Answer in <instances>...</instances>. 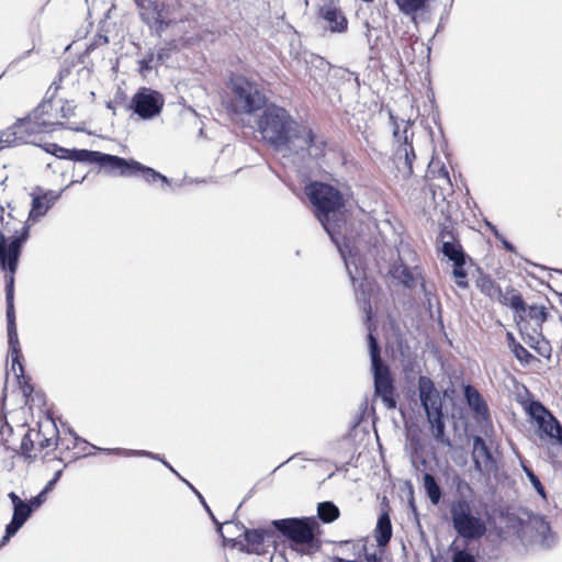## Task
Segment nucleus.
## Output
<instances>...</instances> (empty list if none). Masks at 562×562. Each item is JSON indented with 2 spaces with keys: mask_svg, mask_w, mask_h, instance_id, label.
Wrapping results in <instances>:
<instances>
[{
  "mask_svg": "<svg viewBox=\"0 0 562 562\" xmlns=\"http://www.w3.org/2000/svg\"><path fill=\"white\" fill-rule=\"evenodd\" d=\"M306 195L315 207V216L344 259L350 280L356 286L357 276L351 271V258L359 249V241L347 223L344 195L334 186L323 182L310 183Z\"/></svg>",
  "mask_w": 562,
  "mask_h": 562,
  "instance_id": "obj_1",
  "label": "nucleus"
},
{
  "mask_svg": "<svg viewBox=\"0 0 562 562\" xmlns=\"http://www.w3.org/2000/svg\"><path fill=\"white\" fill-rule=\"evenodd\" d=\"M67 117L64 105L52 100L43 101L34 109L32 114L18 120L13 125L4 130L0 140L7 144L29 143L34 134L46 133L63 125L61 119Z\"/></svg>",
  "mask_w": 562,
  "mask_h": 562,
  "instance_id": "obj_2",
  "label": "nucleus"
},
{
  "mask_svg": "<svg viewBox=\"0 0 562 562\" xmlns=\"http://www.w3.org/2000/svg\"><path fill=\"white\" fill-rule=\"evenodd\" d=\"M257 125L262 139L276 151L290 154L303 124L284 108L270 104L263 109Z\"/></svg>",
  "mask_w": 562,
  "mask_h": 562,
  "instance_id": "obj_3",
  "label": "nucleus"
},
{
  "mask_svg": "<svg viewBox=\"0 0 562 562\" xmlns=\"http://www.w3.org/2000/svg\"><path fill=\"white\" fill-rule=\"evenodd\" d=\"M367 339L371 360V371L374 382V394L382 400L384 406L387 409H393L396 407V395L393 376L391 374L390 368L383 362L381 358L380 345L371 331L368 333Z\"/></svg>",
  "mask_w": 562,
  "mask_h": 562,
  "instance_id": "obj_4",
  "label": "nucleus"
},
{
  "mask_svg": "<svg viewBox=\"0 0 562 562\" xmlns=\"http://www.w3.org/2000/svg\"><path fill=\"white\" fill-rule=\"evenodd\" d=\"M450 516L456 532L463 539L477 540L486 532L481 510L465 499L450 504Z\"/></svg>",
  "mask_w": 562,
  "mask_h": 562,
  "instance_id": "obj_5",
  "label": "nucleus"
},
{
  "mask_svg": "<svg viewBox=\"0 0 562 562\" xmlns=\"http://www.w3.org/2000/svg\"><path fill=\"white\" fill-rule=\"evenodd\" d=\"M30 236V226L23 225L18 236L9 241L0 231V268L9 272L5 276V299H14V273L16 272L21 249Z\"/></svg>",
  "mask_w": 562,
  "mask_h": 562,
  "instance_id": "obj_6",
  "label": "nucleus"
},
{
  "mask_svg": "<svg viewBox=\"0 0 562 562\" xmlns=\"http://www.w3.org/2000/svg\"><path fill=\"white\" fill-rule=\"evenodd\" d=\"M233 93V111L236 114H252L266 108V97L258 86L244 77L233 78L231 81Z\"/></svg>",
  "mask_w": 562,
  "mask_h": 562,
  "instance_id": "obj_7",
  "label": "nucleus"
},
{
  "mask_svg": "<svg viewBox=\"0 0 562 562\" xmlns=\"http://www.w3.org/2000/svg\"><path fill=\"white\" fill-rule=\"evenodd\" d=\"M106 159L104 170L109 173L117 171L119 176L122 177H136L140 175L147 183H156L160 181L162 184H170V180L166 176L134 159H125L110 154Z\"/></svg>",
  "mask_w": 562,
  "mask_h": 562,
  "instance_id": "obj_8",
  "label": "nucleus"
},
{
  "mask_svg": "<svg viewBox=\"0 0 562 562\" xmlns=\"http://www.w3.org/2000/svg\"><path fill=\"white\" fill-rule=\"evenodd\" d=\"M390 121L393 126V136L400 143L395 151V164L400 172L404 178L413 175V161L416 156L412 143L408 142V127L412 125L411 121L397 119L390 112Z\"/></svg>",
  "mask_w": 562,
  "mask_h": 562,
  "instance_id": "obj_9",
  "label": "nucleus"
},
{
  "mask_svg": "<svg viewBox=\"0 0 562 562\" xmlns=\"http://www.w3.org/2000/svg\"><path fill=\"white\" fill-rule=\"evenodd\" d=\"M526 411L537 423L540 438H549L562 445V426L544 405L538 401H531Z\"/></svg>",
  "mask_w": 562,
  "mask_h": 562,
  "instance_id": "obj_10",
  "label": "nucleus"
},
{
  "mask_svg": "<svg viewBox=\"0 0 562 562\" xmlns=\"http://www.w3.org/2000/svg\"><path fill=\"white\" fill-rule=\"evenodd\" d=\"M165 104L162 94L151 88L142 87L132 97L128 108L142 120L159 115Z\"/></svg>",
  "mask_w": 562,
  "mask_h": 562,
  "instance_id": "obj_11",
  "label": "nucleus"
},
{
  "mask_svg": "<svg viewBox=\"0 0 562 562\" xmlns=\"http://www.w3.org/2000/svg\"><path fill=\"white\" fill-rule=\"evenodd\" d=\"M142 21L149 27L150 33L161 36L171 25L166 5L157 0H136Z\"/></svg>",
  "mask_w": 562,
  "mask_h": 562,
  "instance_id": "obj_12",
  "label": "nucleus"
},
{
  "mask_svg": "<svg viewBox=\"0 0 562 562\" xmlns=\"http://www.w3.org/2000/svg\"><path fill=\"white\" fill-rule=\"evenodd\" d=\"M47 494H37L29 502L22 499L18 494H9L13 505V516L11 521L7 525L5 535L2 538V543L9 540L18 530L24 525L33 512H35L45 501Z\"/></svg>",
  "mask_w": 562,
  "mask_h": 562,
  "instance_id": "obj_13",
  "label": "nucleus"
},
{
  "mask_svg": "<svg viewBox=\"0 0 562 562\" xmlns=\"http://www.w3.org/2000/svg\"><path fill=\"white\" fill-rule=\"evenodd\" d=\"M274 528L286 539L297 544L314 540L316 522L308 518H285L273 521Z\"/></svg>",
  "mask_w": 562,
  "mask_h": 562,
  "instance_id": "obj_14",
  "label": "nucleus"
},
{
  "mask_svg": "<svg viewBox=\"0 0 562 562\" xmlns=\"http://www.w3.org/2000/svg\"><path fill=\"white\" fill-rule=\"evenodd\" d=\"M297 139L292 147L290 155H296L301 158L306 156L311 159L317 160L325 156L327 139L324 135L317 134L310 126L302 125Z\"/></svg>",
  "mask_w": 562,
  "mask_h": 562,
  "instance_id": "obj_15",
  "label": "nucleus"
},
{
  "mask_svg": "<svg viewBox=\"0 0 562 562\" xmlns=\"http://www.w3.org/2000/svg\"><path fill=\"white\" fill-rule=\"evenodd\" d=\"M225 541H232L233 547L238 548L240 551L255 554H263L271 539L274 538V532L268 529H245L243 533L235 539H227L223 536Z\"/></svg>",
  "mask_w": 562,
  "mask_h": 562,
  "instance_id": "obj_16",
  "label": "nucleus"
},
{
  "mask_svg": "<svg viewBox=\"0 0 562 562\" xmlns=\"http://www.w3.org/2000/svg\"><path fill=\"white\" fill-rule=\"evenodd\" d=\"M7 302V330L9 353L11 356V370L18 379H24V367L21 363L22 350L19 342L18 330L15 325V312L13 299H5Z\"/></svg>",
  "mask_w": 562,
  "mask_h": 562,
  "instance_id": "obj_17",
  "label": "nucleus"
},
{
  "mask_svg": "<svg viewBox=\"0 0 562 562\" xmlns=\"http://www.w3.org/2000/svg\"><path fill=\"white\" fill-rule=\"evenodd\" d=\"M46 151L60 159L93 164L103 169L106 166V158L109 156V154L89 149H68L57 144H48L46 146Z\"/></svg>",
  "mask_w": 562,
  "mask_h": 562,
  "instance_id": "obj_18",
  "label": "nucleus"
},
{
  "mask_svg": "<svg viewBox=\"0 0 562 562\" xmlns=\"http://www.w3.org/2000/svg\"><path fill=\"white\" fill-rule=\"evenodd\" d=\"M418 396L426 417L442 413V400L434 381L427 375L418 378Z\"/></svg>",
  "mask_w": 562,
  "mask_h": 562,
  "instance_id": "obj_19",
  "label": "nucleus"
},
{
  "mask_svg": "<svg viewBox=\"0 0 562 562\" xmlns=\"http://www.w3.org/2000/svg\"><path fill=\"white\" fill-rule=\"evenodd\" d=\"M418 396L426 417L442 413V400L434 381L427 375L418 378Z\"/></svg>",
  "mask_w": 562,
  "mask_h": 562,
  "instance_id": "obj_20",
  "label": "nucleus"
},
{
  "mask_svg": "<svg viewBox=\"0 0 562 562\" xmlns=\"http://www.w3.org/2000/svg\"><path fill=\"white\" fill-rule=\"evenodd\" d=\"M472 458L475 470L481 474H490L495 469V460L485 440L480 436L473 438Z\"/></svg>",
  "mask_w": 562,
  "mask_h": 562,
  "instance_id": "obj_21",
  "label": "nucleus"
},
{
  "mask_svg": "<svg viewBox=\"0 0 562 562\" xmlns=\"http://www.w3.org/2000/svg\"><path fill=\"white\" fill-rule=\"evenodd\" d=\"M319 16L327 23L331 32H345L348 21L342 11L334 3L328 2L319 8Z\"/></svg>",
  "mask_w": 562,
  "mask_h": 562,
  "instance_id": "obj_22",
  "label": "nucleus"
},
{
  "mask_svg": "<svg viewBox=\"0 0 562 562\" xmlns=\"http://www.w3.org/2000/svg\"><path fill=\"white\" fill-rule=\"evenodd\" d=\"M34 435L36 438V450L38 451L57 446L59 442L57 426L50 417L40 424V429Z\"/></svg>",
  "mask_w": 562,
  "mask_h": 562,
  "instance_id": "obj_23",
  "label": "nucleus"
},
{
  "mask_svg": "<svg viewBox=\"0 0 562 562\" xmlns=\"http://www.w3.org/2000/svg\"><path fill=\"white\" fill-rule=\"evenodd\" d=\"M463 395L477 422H486L490 419L487 404L474 386L465 385L463 389Z\"/></svg>",
  "mask_w": 562,
  "mask_h": 562,
  "instance_id": "obj_24",
  "label": "nucleus"
},
{
  "mask_svg": "<svg viewBox=\"0 0 562 562\" xmlns=\"http://www.w3.org/2000/svg\"><path fill=\"white\" fill-rule=\"evenodd\" d=\"M389 273L394 280H397L407 289H413L416 285L417 278L415 273L405 266L402 261H395L389 270Z\"/></svg>",
  "mask_w": 562,
  "mask_h": 562,
  "instance_id": "obj_25",
  "label": "nucleus"
},
{
  "mask_svg": "<svg viewBox=\"0 0 562 562\" xmlns=\"http://www.w3.org/2000/svg\"><path fill=\"white\" fill-rule=\"evenodd\" d=\"M476 285L490 299L507 303V295L503 293L501 286L490 276H481L476 281Z\"/></svg>",
  "mask_w": 562,
  "mask_h": 562,
  "instance_id": "obj_26",
  "label": "nucleus"
},
{
  "mask_svg": "<svg viewBox=\"0 0 562 562\" xmlns=\"http://www.w3.org/2000/svg\"><path fill=\"white\" fill-rule=\"evenodd\" d=\"M374 538L378 547L383 548L387 546L392 538V524L389 514L381 513L374 529Z\"/></svg>",
  "mask_w": 562,
  "mask_h": 562,
  "instance_id": "obj_27",
  "label": "nucleus"
},
{
  "mask_svg": "<svg viewBox=\"0 0 562 562\" xmlns=\"http://www.w3.org/2000/svg\"><path fill=\"white\" fill-rule=\"evenodd\" d=\"M431 434L439 443L450 446V439L446 436V423L443 412L427 416Z\"/></svg>",
  "mask_w": 562,
  "mask_h": 562,
  "instance_id": "obj_28",
  "label": "nucleus"
},
{
  "mask_svg": "<svg viewBox=\"0 0 562 562\" xmlns=\"http://www.w3.org/2000/svg\"><path fill=\"white\" fill-rule=\"evenodd\" d=\"M429 173L432 175L429 177V189L453 192L452 183L445 166H441L436 175L434 170H430Z\"/></svg>",
  "mask_w": 562,
  "mask_h": 562,
  "instance_id": "obj_29",
  "label": "nucleus"
},
{
  "mask_svg": "<svg viewBox=\"0 0 562 562\" xmlns=\"http://www.w3.org/2000/svg\"><path fill=\"white\" fill-rule=\"evenodd\" d=\"M441 252L446 258L452 261V263L467 261L469 258L457 240H445L441 245Z\"/></svg>",
  "mask_w": 562,
  "mask_h": 562,
  "instance_id": "obj_30",
  "label": "nucleus"
},
{
  "mask_svg": "<svg viewBox=\"0 0 562 562\" xmlns=\"http://www.w3.org/2000/svg\"><path fill=\"white\" fill-rule=\"evenodd\" d=\"M429 191H430L431 196H432L435 209L438 210L441 215L448 216L450 204L447 201V199L453 192H446V191L435 190V189H429Z\"/></svg>",
  "mask_w": 562,
  "mask_h": 562,
  "instance_id": "obj_31",
  "label": "nucleus"
},
{
  "mask_svg": "<svg viewBox=\"0 0 562 562\" xmlns=\"http://www.w3.org/2000/svg\"><path fill=\"white\" fill-rule=\"evenodd\" d=\"M317 513L319 519L324 522H333L339 517V509L331 502L319 503Z\"/></svg>",
  "mask_w": 562,
  "mask_h": 562,
  "instance_id": "obj_32",
  "label": "nucleus"
},
{
  "mask_svg": "<svg viewBox=\"0 0 562 562\" xmlns=\"http://www.w3.org/2000/svg\"><path fill=\"white\" fill-rule=\"evenodd\" d=\"M526 313L530 321L533 323L531 326L542 327V324L548 319V310L542 305L526 306Z\"/></svg>",
  "mask_w": 562,
  "mask_h": 562,
  "instance_id": "obj_33",
  "label": "nucleus"
},
{
  "mask_svg": "<svg viewBox=\"0 0 562 562\" xmlns=\"http://www.w3.org/2000/svg\"><path fill=\"white\" fill-rule=\"evenodd\" d=\"M34 432L36 430L29 429L21 440L20 452L26 458H35L36 454H32V451L36 450V438Z\"/></svg>",
  "mask_w": 562,
  "mask_h": 562,
  "instance_id": "obj_34",
  "label": "nucleus"
},
{
  "mask_svg": "<svg viewBox=\"0 0 562 562\" xmlns=\"http://www.w3.org/2000/svg\"><path fill=\"white\" fill-rule=\"evenodd\" d=\"M465 265L467 261L457 262L453 263L452 269V276L456 279V284L461 289H467L469 286V282L467 280L468 272L464 268Z\"/></svg>",
  "mask_w": 562,
  "mask_h": 562,
  "instance_id": "obj_35",
  "label": "nucleus"
},
{
  "mask_svg": "<svg viewBox=\"0 0 562 562\" xmlns=\"http://www.w3.org/2000/svg\"><path fill=\"white\" fill-rule=\"evenodd\" d=\"M509 348L515 358L522 364H529L535 359L520 342L509 344Z\"/></svg>",
  "mask_w": 562,
  "mask_h": 562,
  "instance_id": "obj_36",
  "label": "nucleus"
},
{
  "mask_svg": "<svg viewBox=\"0 0 562 562\" xmlns=\"http://www.w3.org/2000/svg\"><path fill=\"white\" fill-rule=\"evenodd\" d=\"M400 10L405 14H412L423 9L427 0H394Z\"/></svg>",
  "mask_w": 562,
  "mask_h": 562,
  "instance_id": "obj_37",
  "label": "nucleus"
},
{
  "mask_svg": "<svg viewBox=\"0 0 562 562\" xmlns=\"http://www.w3.org/2000/svg\"><path fill=\"white\" fill-rule=\"evenodd\" d=\"M137 64H138V72L143 77H146L147 74L149 71H151V69L154 67H158V65H156L155 54L151 50H149L142 59H139L137 61Z\"/></svg>",
  "mask_w": 562,
  "mask_h": 562,
  "instance_id": "obj_38",
  "label": "nucleus"
},
{
  "mask_svg": "<svg viewBox=\"0 0 562 562\" xmlns=\"http://www.w3.org/2000/svg\"><path fill=\"white\" fill-rule=\"evenodd\" d=\"M522 340L530 347L538 345V342L543 338L542 327L531 326L530 331H521Z\"/></svg>",
  "mask_w": 562,
  "mask_h": 562,
  "instance_id": "obj_39",
  "label": "nucleus"
},
{
  "mask_svg": "<svg viewBox=\"0 0 562 562\" xmlns=\"http://www.w3.org/2000/svg\"><path fill=\"white\" fill-rule=\"evenodd\" d=\"M48 211L45 201L41 195L33 196L32 200V209L30 212V217L37 218L45 215Z\"/></svg>",
  "mask_w": 562,
  "mask_h": 562,
  "instance_id": "obj_40",
  "label": "nucleus"
},
{
  "mask_svg": "<svg viewBox=\"0 0 562 562\" xmlns=\"http://www.w3.org/2000/svg\"><path fill=\"white\" fill-rule=\"evenodd\" d=\"M503 304L510 306L516 313H526L527 305L520 294H513L509 297L507 296V303Z\"/></svg>",
  "mask_w": 562,
  "mask_h": 562,
  "instance_id": "obj_41",
  "label": "nucleus"
},
{
  "mask_svg": "<svg viewBox=\"0 0 562 562\" xmlns=\"http://www.w3.org/2000/svg\"><path fill=\"white\" fill-rule=\"evenodd\" d=\"M423 485L425 492H441L435 476L428 472L423 474Z\"/></svg>",
  "mask_w": 562,
  "mask_h": 562,
  "instance_id": "obj_42",
  "label": "nucleus"
},
{
  "mask_svg": "<svg viewBox=\"0 0 562 562\" xmlns=\"http://www.w3.org/2000/svg\"><path fill=\"white\" fill-rule=\"evenodd\" d=\"M537 353H539L542 357H550L551 353V347L548 340L546 338H541V340L538 342V345L533 346L532 348Z\"/></svg>",
  "mask_w": 562,
  "mask_h": 562,
  "instance_id": "obj_43",
  "label": "nucleus"
},
{
  "mask_svg": "<svg viewBox=\"0 0 562 562\" xmlns=\"http://www.w3.org/2000/svg\"><path fill=\"white\" fill-rule=\"evenodd\" d=\"M524 470H525V472H526L530 483L532 484L533 488L536 490V492H546L541 481L533 473V471L531 469L527 468V467H524Z\"/></svg>",
  "mask_w": 562,
  "mask_h": 562,
  "instance_id": "obj_44",
  "label": "nucleus"
},
{
  "mask_svg": "<svg viewBox=\"0 0 562 562\" xmlns=\"http://www.w3.org/2000/svg\"><path fill=\"white\" fill-rule=\"evenodd\" d=\"M452 562H476V560L467 550H459L453 553Z\"/></svg>",
  "mask_w": 562,
  "mask_h": 562,
  "instance_id": "obj_45",
  "label": "nucleus"
},
{
  "mask_svg": "<svg viewBox=\"0 0 562 562\" xmlns=\"http://www.w3.org/2000/svg\"><path fill=\"white\" fill-rule=\"evenodd\" d=\"M61 191L56 192L53 190H48L44 192L41 196L45 201V204L47 205L48 210L55 204V202L60 198Z\"/></svg>",
  "mask_w": 562,
  "mask_h": 562,
  "instance_id": "obj_46",
  "label": "nucleus"
},
{
  "mask_svg": "<svg viewBox=\"0 0 562 562\" xmlns=\"http://www.w3.org/2000/svg\"><path fill=\"white\" fill-rule=\"evenodd\" d=\"M420 449V441L417 437L409 438V445L407 450L409 451L412 462H415V457L418 454V450Z\"/></svg>",
  "mask_w": 562,
  "mask_h": 562,
  "instance_id": "obj_47",
  "label": "nucleus"
},
{
  "mask_svg": "<svg viewBox=\"0 0 562 562\" xmlns=\"http://www.w3.org/2000/svg\"><path fill=\"white\" fill-rule=\"evenodd\" d=\"M170 48L168 47H161L157 54L155 55L156 58V65H162L165 61H167L170 58Z\"/></svg>",
  "mask_w": 562,
  "mask_h": 562,
  "instance_id": "obj_48",
  "label": "nucleus"
},
{
  "mask_svg": "<svg viewBox=\"0 0 562 562\" xmlns=\"http://www.w3.org/2000/svg\"><path fill=\"white\" fill-rule=\"evenodd\" d=\"M439 237L442 240V243L445 240H456V238H454V236L452 234V231L448 226H443L441 228Z\"/></svg>",
  "mask_w": 562,
  "mask_h": 562,
  "instance_id": "obj_49",
  "label": "nucleus"
},
{
  "mask_svg": "<svg viewBox=\"0 0 562 562\" xmlns=\"http://www.w3.org/2000/svg\"><path fill=\"white\" fill-rule=\"evenodd\" d=\"M60 476V471L55 473V476L45 485V487L41 492H50L54 488L56 481Z\"/></svg>",
  "mask_w": 562,
  "mask_h": 562,
  "instance_id": "obj_50",
  "label": "nucleus"
},
{
  "mask_svg": "<svg viewBox=\"0 0 562 562\" xmlns=\"http://www.w3.org/2000/svg\"><path fill=\"white\" fill-rule=\"evenodd\" d=\"M33 391H34L33 385L27 382H24V384L22 385V392L26 398V403L29 402V398H30L31 394L33 393Z\"/></svg>",
  "mask_w": 562,
  "mask_h": 562,
  "instance_id": "obj_51",
  "label": "nucleus"
},
{
  "mask_svg": "<svg viewBox=\"0 0 562 562\" xmlns=\"http://www.w3.org/2000/svg\"><path fill=\"white\" fill-rule=\"evenodd\" d=\"M385 512L390 515L391 507H390L386 496L384 495L381 501V513H385Z\"/></svg>",
  "mask_w": 562,
  "mask_h": 562,
  "instance_id": "obj_52",
  "label": "nucleus"
},
{
  "mask_svg": "<svg viewBox=\"0 0 562 562\" xmlns=\"http://www.w3.org/2000/svg\"><path fill=\"white\" fill-rule=\"evenodd\" d=\"M501 243L504 246V248L506 250H508L509 252H515L516 251L515 246L510 241H508L505 237H502V241Z\"/></svg>",
  "mask_w": 562,
  "mask_h": 562,
  "instance_id": "obj_53",
  "label": "nucleus"
},
{
  "mask_svg": "<svg viewBox=\"0 0 562 562\" xmlns=\"http://www.w3.org/2000/svg\"><path fill=\"white\" fill-rule=\"evenodd\" d=\"M367 562H382V559L379 558L375 553H369L366 555Z\"/></svg>",
  "mask_w": 562,
  "mask_h": 562,
  "instance_id": "obj_54",
  "label": "nucleus"
},
{
  "mask_svg": "<svg viewBox=\"0 0 562 562\" xmlns=\"http://www.w3.org/2000/svg\"><path fill=\"white\" fill-rule=\"evenodd\" d=\"M432 504H438L443 494H428Z\"/></svg>",
  "mask_w": 562,
  "mask_h": 562,
  "instance_id": "obj_55",
  "label": "nucleus"
},
{
  "mask_svg": "<svg viewBox=\"0 0 562 562\" xmlns=\"http://www.w3.org/2000/svg\"><path fill=\"white\" fill-rule=\"evenodd\" d=\"M330 562H358L356 560H346L340 557H333L330 558Z\"/></svg>",
  "mask_w": 562,
  "mask_h": 562,
  "instance_id": "obj_56",
  "label": "nucleus"
},
{
  "mask_svg": "<svg viewBox=\"0 0 562 562\" xmlns=\"http://www.w3.org/2000/svg\"><path fill=\"white\" fill-rule=\"evenodd\" d=\"M486 225L488 226V228L491 229V232L494 234L495 237H498V231L496 228L495 225L491 224V223H486Z\"/></svg>",
  "mask_w": 562,
  "mask_h": 562,
  "instance_id": "obj_57",
  "label": "nucleus"
},
{
  "mask_svg": "<svg viewBox=\"0 0 562 562\" xmlns=\"http://www.w3.org/2000/svg\"><path fill=\"white\" fill-rule=\"evenodd\" d=\"M507 340L508 345L517 342L512 333H507Z\"/></svg>",
  "mask_w": 562,
  "mask_h": 562,
  "instance_id": "obj_58",
  "label": "nucleus"
},
{
  "mask_svg": "<svg viewBox=\"0 0 562 562\" xmlns=\"http://www.w3.org/2000/svg\"><path fill=\"white\" fill-rule=\"evenodd\" d=\"M186 483H187L188 487H189L193 493L199 492V491H198V490H196V488H195L191 483H189V482H186Z\"/></svg>",
  "mask_w": 562,
  "mask_h": 562,
  "instance_id": "obj_59",
  "label": "nucleus"
},
{
  "mask_svg": "<svg viewBox=\"0 0 562 562\" xmlns=\"http://www.w3.org/2000/svg\"><path fill=\"white\" fill-rule=\"evenodd\" d=\"M104 451H106L108 453H112V452H120L121 450L120 449H104Z\"/></svg>",
  "mask_w": 562,
  "mask_h": 562,
  "instance_id": "obj_60",
  "label": "nucleus"
},
{
  "mask_svg": "<svg viewBox=\"0 0 562 562\" xmlns=\"http://www.w3.org/2000/svg\"><path fill=\"white\" fill-rule=\"evenodd\" d=\"M31 52H32V49L26 50V52L24 53V55H23V56H21V58H20V59H23V58H25L26 56H29Z\"/></svg>",
  "mask_w": 562,
  "mask_h": 562,
  "instance_id": "obj_61",
  "label": "nucleus"
},
{
  "mask_svg": "<svg viewBox=\"0 0 562 562\" xmlns=\"http://www.w3.org/2000/svg\"><path fill=\"white\" fill-rule=\"evenodd\" d=\"M196 495H198V497L200 498V501H201L203 504H205V503H204V499H203V497H202V494H201V493H198Z\"/></svg>",
  "mask_w": 562,
  "mask_h": 562,
  "instance_id": "obj_62",
  "label": "nucleus"
},
{
  "mask_svg": "<svg viewBox=\"0 0 562 562\" xmlns=\"http://www.w3.org/2000/svg\"><path fill=\"white\" fill-rule=\"evenodd\" d=\"M366 27H367V35H369V32H370V25H369V23H368V22L366 23Z\"/></svg>",
  "mask_w": 562,
  "mask_h": 562,
  "instance_id": "obj_63",
  "label": "nucleus"
},
{
  "mask_svg": "<svg viewBox=\"0 0 562 562\" xmlns=\"http://www.w3.org/2000/svg\"><path fill=\"white\" fill-rule=\"evenodd\" d=\"M74 439L75 441H81V439L77 435H74Z\"/></svg>",
  "mask_w": 562,
  "mask_h": 562,
  "instance_id": "obj_64",
  "label": "nucleus"
}]
</instances>
